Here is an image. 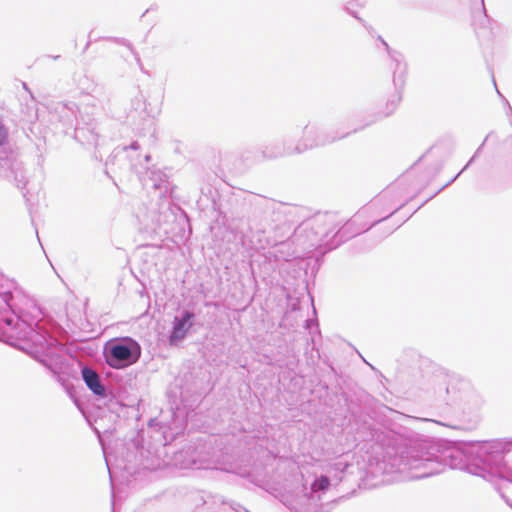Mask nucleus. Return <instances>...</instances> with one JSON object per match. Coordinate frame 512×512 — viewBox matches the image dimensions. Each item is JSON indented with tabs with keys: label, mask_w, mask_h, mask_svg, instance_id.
Segmentation results:
<instances>
[{
	"label": "nucleus",
	"mask_w": 512,
	"mask_h": 512,
	"mask_svg": "<svg viewBox=\"0 0 512 512\" xmlns=\"http://www.w3.org/2000/svg\"><path fill=\"white\" fill-rule=\"evenodd\" d=\"M83 379L86 383V385L97 395H104L105 390L103 386L100 384L99 376L98 374L89 369L84 368L82 370Z\"/></svg>",
	"instance_id": "f257e3e1"
},
{
	"label": "nucleus",
	"mask_w": 512,
	"mask_h": 512,
	"mask_svg": "<svg viewBox=\"0 0 512 512\" xmlns=\"http://www.w3.org/2000/svg\"><path fill=\"white\" fill-rule=\"evenodd\" d=\"M193 318V314L190 312H186L181 320H179L172 331L170 336V341L175 342L184 337L187 327L186 324Z\"/></svg>",
	"instance_id": "f03ea898"
},
{
	"label": "nucleus",
	"mask_w": 512,
	"mask_h": 512,
	"mask_svg": "<svg viewBox=\"0 0 512 512\" xmlns=\"http://www.w3.org/2000/svg\"><path fill=\"white\" fill-rule=\"evenodd\" d=\"M111 355L119 361H126L131 357V350L125 345H115L111 349Z\"/></svg>",
	"instance_id": "7ed1b4c3"
},
{
	"label": "nucleus",
	"mask_w": 512,
	"mask_h": 512,
	"mask_svg": "<svg viewBox=\"0 0 512 512\" xmlns=\"http://www.w3.org/2000/svg\"><path fill=\"white\" fill-rule=\"evenodd\" d=\"M330 486V480L326 476H320L317 480L314 481V483L311 486V489L313 491H325Z\"/></svg>",
	"instance_id": "20e7f679"
},
{
	"label": "nucleus",
	"mask_w": 512,
	"mask_h": 512,
	"mask_svg": "<svg viewBox=\"0 0 512 512\" xmlns=\"http://www.w3.org/2000/svg\"><path fill=\"white\" fill-rule=\"evenodd\" d=\"M7 137L8 132L6 128L2 124H0V146H2L6 142Z\"/></svg>",
	"instance_id": "39448f33"
}]
</instances>
